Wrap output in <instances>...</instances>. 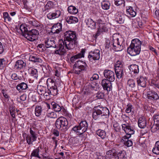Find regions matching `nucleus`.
<instances>
[{"label": "nucleus", "mask_w": 159, "mask_h": 159, "mask_svg": "<svg viewBox=\"0 0 159 159\" xmlns=\"http://www.w3.org/2000/svg\"><path fill=\"white\" fill-rule=\"evenodd\" d=\"M64 41H59L57 47L58 49L55 52V54L64 55L66 53V48L70 50L75 47L77 39L75 32L70 30L67 31L64 33Z\"/></svg>", "instance_id": "nucleus-1"}, {"label": "nucleus", "mask_w": 159, "mask_h": 159, "mask_svg": "<svg viewBox=\"0 0 159 159\" xmlns=\"http://www.w3.org/2000/svg\"><path fill=\"white\" fill-rule=\"evenodd\" d=\"M122 128L126 134L123 138L122 140L124 141V144L127 147H130L133 144L132 141L129 140V139L131 137V135L134 133V128L128 123L123 124L122 125Z\"/></svg>", "instance_id": "nucleus-2"}, {"label": "nucleus", "mask_w": 159, "mask_h": 159, "mask_svg": "<svg viewBox=\"0 0 159 159\" xmlns=\"http://www.w3.org/2000/svg\"><path fill=\"white\" fill-rule=\"evenodd\" d=\"M20 30L21 32L22 35L30 41L35 40L38 38L39 33L38 31L35 29L28 30L25 25H21L20 26Z\"/></svg>", "instance_id": "nucleus-3"}, {"label": "nucleus", "mask_w": 159, "mask_h": 159, "mask_svg": "<svg viewBox=\"0 0 159 159\" xmlns=\"http://www.w3.org/2000/svg\"><path fill=\"white\" fill-rule=\"evenodd\" d=\"M141 41L139 39H132L130 45L127 49L129 54L132 56L139 54L141 51Z\"/></svg>", "instance_id": "nucleus-4"}, {"label": "nucleus", "mask_w": 159, "mask_h": 159, "mask_svg": "<svg viewBox=\"0 0 159 159\" xmlns=\"http://www.w3.org/2000/svg\"><path fill=\"white\" fill-rule=\"evenodd\" d=\"M116 34H113L111 38V43L112 44V49L115 51H120L123 49V47L122 46L124 41L123 39L119 37Z\"/></svg>", "instance_id": "nucleus-5"}, {"label": "nucleus", "mask_w": 159, "mask_h": 159, "mask_svg": "<svg viewBox=\"0 0 159 159\" xmlns=\"http://www.w3.org/2000/svg\"><path fill=\"white\" fill-rule=\"evenodd\" d=\"M88 125L85 120L82 121L79 125H76L72 129V130L77 135H80L86 132L88 128Z\"/></svg>", "instance_id": "nucleus-6"}, {"label": "nucleus", "mask_w": 159, "mask_h": 159, "mask_svg": "<svg viewBox=\"0 0 159 159\" xmlns=\"http://www.w3.org/2000/svg\"><path fill=\"white\" fill-rule=\"evenodd\" d=\"M68 122L67 120L64 117L58 118L56 120L55 125L56 128L59 130L65 131L68 129Z\"/></svg>", "instance_id": "nucleus-7"}, {"label": "nucleus", "mask_w": 159, "mask_h": 159, "mask_svg": "<svg viewBox=\"0 0 159 159\" xmlns=\"http://www.w3.org/2000/svg\"><path fill=\"white\" fill-rule=\"evenodd\" d=\"M87 65L84 61L78 60L76 61L74 65L73 69L75 73L77 74L86 70Z\"/></svg>", "instance_id": "nucleus-8"}, {"label": "nucleus", "mask_w": 159, "mask_h": 159, "mask_svg": "<svg viewBox=\"0 0 159 159\" xmlns=\"http://www.w3.org/2000/svg\"><path fill=\"white\" fill-rule=\"evenodd\" d=\"M100 55V50L98 49H96L89 52L88 58L90 61H93L99 60Z\"/></svg>", "instance_id": "nucleus-9"}, {"label": "nucleus", "mask_w": 159, "mask_h": 159, "mask_svg": "<svg viewBox=\"0 0 159 159\" xmlns=\"http://www.w3.org/2000/svg\"><path fill=\"white\" fill-rule=\"evenodd\" d=\"M115 20L119 24H122L124 22L127 16L120 12H117L115 15Z\"/></svg>", "instance_id": "nucleus-10"}, {"label": "nucleus", "mask_w": 159, "mask_h": 159, "mask_svg": "<svg viewBox=\"0 0 159 159\" xmlns=\"http://www.w3.org/2000/svg\"><path fill=\"white\" fill-rule=\"evenodd\" d=\"M107 79H103L101 82V85L103 89L109 92L112 89V84L111 82Z\"/></svg>", "instance_id": "nucleus-11"}, {"label": "nucleus", "mask_w": 159, "mask_h": 159, "mask_svg": "<svg viewBox=\"0 0 159 159\" xmlns=\"http://www.w3.org/2000/svg\"><path fill=\"white\" fill-rule=\"evenodd\" d=\"M104 76L106 79L108 80L111 81H114L115 80V74L114 72L111 70H105L103 72Z\"/></svg>", "instance_id": "nucleus-12"}, {"label": "nucleus", "mask_w": 159, "mask_h": 159, "mask_svg": "<svg viewBox=\"0 0 159 159\" xmlns=\"http://www.w3.org/2000/svg\"><path fill=\"white\" fill-rule=\"evenodd\" d=\"M97 88L94 84H89L85 87L84 92L86 93L91 94L97 90Z\"/></svg>", "instance_id": "nucleus-13"}, {"label": "nucleus", "mask_w": 159, "mask_h": 159, "mask_svg": "<svg viewBox=\"0 0 159 159\" xmlns=\"http://www.w3.org/2000/svg\"><path fill=\"white\" fill-rule=\"evenodd\" d=\"M61 14V11L60 10H56L53 12H50L47 14V17L49 19H53L59 17Z\"/></svg>", "instance_id": "nucleus-14"}, {"label": "nucleus", "mask_w": 159, "mask_h": 159, "mask_svg": "<svg viewBox=\"0 0 159 159\" xmlns=\"http://www.w3.org/2000/svg\"><path fill=\"white\" fill-rule=\"evenodd\" d=\"M147 98L152 101L157 100L159 99V97L157 93L152 90H149L147 93Z\"/></svg>", "instance_id": "nucleus-15"}, {"label": "nucleus", "mask_w": 159, "mask_h": 159, "mask_svg": "<svg viewBox=\"0 0 159 159\" xmlns=\"http://www.w3.org/2000/svg\"><path fill=\"white\" fill-rule=\"evenodd\" d=\"M62 30V24L60 23H58L52 26L51 28V32L53 34H58Z\"/></svg>", "instance_id": "nucleus-16"}, {"label": "nucleus", "mask_w": 159, "mask_h": 159, "mask_svg": "<svg viewBox=\"0 0 159 159\" xmlns=\"http://www.w3.org/2000/svg\"><path fill=\"white\" fill-rule=\"evenodd\" d=\"M26 65V63L22 60H18L16 61L14 66L15 69L20 71L21 69H24Z\"/></svg>", "instance_id": "nucleus-17"}, {"label": "nucleus", "mask_w": 159, "mask_h": 159, "mask_svg": "<svg viewBox=\"0 0 159 159\" xmlns=\"http://www.w3.org/2000/svg\"><path fill=\"white\" fill-rule=\"evenodd\" d=\"M45 43L47 48L53 47L55 48L57 47L56 42L53 38H49L45 40Z\"/></svg>", "instance_id": "nucleus-18"}, {"label": "nucleus", "mask_w": 159, "mask_h": 159, "mask_svg": "<svg viewBox=\"0 0 159 159\" xmlns=\"http://www.w3.org/2000/svg\"><path fill=\"white\" fill-rule=\"evenodd\" d=\"M44 150L41 147H38L36 149H34L32 152L31 155V157H35L39 158H42V157L40 156V154L43 152Z\"/></svg>", "instance_id": "nucleus-19"}, {"label": "nucleus", "mask_w": 159, "mask_h": 159, "mask_svg": "<svg viewBox=\"0 0 159 159\" xmlns=\"http://www.w3.org/2000/svg\"><path fill=\"white\" fill-rule=\"evenodd\" d=\"M146 78L142 76H140L137 78L138 85L143 88L146 87Z\"/></svg>", "instance_id": "nucleus-20"}, {"label": "nucleus", "mask_w": 159, "mask_h": 159, "mask_svg": "<svg viewBox=\"0 0 159 159\" xmlns=\"http://www.w3.org/2000/svg\"><path fill=\"white\" fill-rule=\"evenodd\" d=\"M85 22L88 27L91 29H94L96 28V22L90 18H89L85 20Z\"/></svg>", "instance_id": "nucleus-21"}, {"label": "nucleus", "mask_w": 159, "mask_h": 159, "mask_svg": "<svg viewBox=\"0 0 159 159\" xmlns=\"http://www.w3.org/2000/svg\"><path fill=\"white\" fill-rule=\"evenodd\" d=\"M84 51L82 49L80 53L73 56L70 58V61L72 63H75L77 59L84 57Z\"/></svg>", "instance_id": "nucleus-22"}, {"label": "nucleus", "mask_w": 159, "mask_h": 159, "mask_svg": "<svg viewBox=\"0 0 159 159\" xmlns=\"http://www.w3.org/2000/svg\"><path fill=\"white\" fill-rule=\"evenodd\" d=\"M138 125L140 128H144L146 126V121L144 117L139 118L138 122Z\"/></svg>", "instance_id": "nucleus-23"}, {"label": "nucleus", "mask_w": 159, "mask_h": 159, "mask_svg": "<svg viewBox=\"0 0 159 159\" xmlns=\"http://www.w3.org/2000/svg\"><path fill=\"white\" fill-rule=\"evenodd\" d=\"M123 68H115V72L117 77L119 79L121 78L123 75Z\"/></svg>", "instance_id": "nucleus-24"}, {"label": "nucleus", "mask_w": 159, "mask_h": 159, "mask_svg": "<svg viewBox=\"0 0 159 159\" xmlns=\"http://www.w3.org/2000/svg\"><path fill=\"white\" fill-rule=\"evenodd\" d=\"M28 88L27 84L25 82H22L18 84L16 88L19 92H21L22 90L27 89Z\"/></svg>", "instance_id": "nucleus-25"}, {"label": "nucleus", "mask_w": 159, "mask_h": 159, "mask_svg": "<svg viewBox=\"0 0 159 159\" xmlns=\"http://www.w3.org/2000/svg\"><path fill=\"white\" fill-rule=\"evenodd\" d=\"M129 69L131 73L138 74L139 72V66L135 64H133L129 66Z\"/></svg>", "instance_id": "nucleus-26"}, {"label": "nucleus", "mask_w": 159, "mask_h": 159, "mask_svg": "<svg viewBox=\"0 0 159 159\" xmlns=\"http://www.w3.org/2000/svg\"><path fill=\"white\" fill-rule=\"evenodd\" d=\"M66 20L69 24L75 23L78 21V19L76 17L73 16H68L66 19Z\"/></svg>", "instance_id": "nucleus-27"}, {"label": "nucleus", "mask_w": 159, "mask_h": 159, "mask_svg": "<svg viewBox=\"0 0 159 159\" xmlns=\"http://www.w3.org/2000/svg\"><path fill=\"white\" fill-rule=\"evenodd\" d=\"M46 111L44 110H42L41 107L39 106H37L35 108V113L36 116H39L43 112L44 113V115H45Z\"/></svg>", "instance_id": "nucleus-28"}, {"label": "nucleus", "mask_w": 159, "mask_h": 159, "mask_svg": "<svg viewBox=\"0 0 159 159\" xmlns=\"http://www.w3.org/2000/svg\"><path fill=\"white\" fill-rule=\"evenodd\" d=\"M98 108V109L97 110H95L93 112V117L94 120H96L98 118V116L100 115H102V111L101 110V108Z\"/></svg>", "instance_id": "nucleus-29"}, {"label": "nucleus", "mask_w": 159, "mask_h": 159, "mask_svg": "<svg viewBox=\"0 0 159 159\" xmlns=\"http://www.w3.org/2000/svg\"><path fill=\"white\" fill-rule=\"evenodd\" d=\"M108 29L107 28L105 25L104 24H101L99 25L98 28V30L97 32V34L99 35L103 32H107Z\"/></svg>", "instance_id": "nucleus-30"}, {"label": "nucleus", "mask_w": 159, "mask_h": 159, "mask_svg": "<svg viewBox=\"0 0 159 159\" xmlns=\"http://www.w3.org/2000/svg\"><path fill=\"white\" fill-rule=\"evenodd\" d=\"M51 105L54 110L56 112H59L61 110H65L64 108L61 107L59 105L55 102H51Z\"/></svg>", "instance_id": "nucleus-31"}, {"label": "nucleus", "mask_w": 159, "mask_h": 159, "mask_svg": "<svg viewBox=\"0 0 159 159\" xmlns=\"http://www.w3.org/2000/svg\"><path fill=\"white\" fill-rule=\"evenodd\" d=\"M96 134L102 139H104L107 138L106 133L103 130L99 129L96 131Z\"/></svg>", "instance_id": "nucleus-32"}, {"label": "nucleus", "mask_w": 159, "mask_h": 159, "mask_svg": "<svg viewBox=\"0 0 159 159\" xmlns=\"http://www.w3.org/2000/svg\"><path fill=\"white\" fill-rule=\"evenodd\" d=\"M30 61L34 62H40L41 61V60L40 59L39 56L34 54L30 55L29 58Z\"/></svg>", "instance_id": "nucleus-33"}, {"label": "nucleus", "mask_w": 159, "mask_h": 159, "mask_svg": "<svg viewBox=\"0 0 159 159\" xmlns=\"http://www.w3.org/2000/svg\"><path fill=\"white\" fill-rule=\"evenodd\" d=\"M67 10L70 13L72 14H75L78 12L77 9L75 7L71 5L68 7Z\"/></svg>", "instance_id": "nucleus-34"}, {"label": "nucleus", "mask_w": 159, "mask_h": 159, "mask_svg": "<svg viewBox=\"0 0 159 159\" xmlns=\"http://www.w3.org/2000/svg\"><path fill=\"white\" fill-rule=\"evenodd\" d=\"M29 72L31 76L33 77L35 79H37L38 77V73L36 69L30 68L29 70Z\"/></svg>", "instance_id": "nucleus-35"}, {"label": "nucleus", "mask_w": 159, "mask_h": 159, "mask_svg": "<svg viewBox=\"0 0 159 159\" xmlns=\"http://www.w3.org/2000/svg\"><path fill=\"white\" fill-rule=\"evenodd\" d=\"M47 84L48 87L50 88L57 86L56 83L51 78H48L47 80Z\"/></svg>", "instance_id": "nucleus-36"}, {"label": "nucleus", "mask_w": 159, "mask_h": 159, "mask_svg": "<svg viewBox=\"0 0 159 159\" xmlns=\"http://www.w3.org/2000/svg\"><path fill=\"white\" fill-rule=\"evenodd\" d=\"M102 111V117L105 116L106 118L108 119L109 115V111L106 107L101 108Z\"/></svg>", "instance_id": "nucleus-37"}, {"label": "nucleus", "mask_w": 159, "mask_h": 159, "mask_svg": "<svg viewBox=\"0 0 159 159\" xmlns=\"http://www.w3.org/2000/svg\"><path fill=\"white\" fill-rule=\"evenodd\" d=\"M34 130V128H31L30 130V135H31V136H32L33 141H35L37 138V134L35 132Z\"/></svg>", "instance_id": "nucleus-38"}, {"label": "nucleus", "mask_w": 159, "mask_h": 159, "mask_svg": "<svg viewBox=\"0 0 159 159\" xmlns=\"http://www.w3.org/2000/svg\"><path fill=\"white\" fill-rule=\"evenodd\" d=\"M115 155L114 156L115 158L116 159H123L124 157V154L121 151H115Z\"/></svg>", "instance_id": "nucleus-39"}, {"label": "nucleus", "mask_w": 159, "mask_h": 159, "mask_svg": "<svg viewBox=\"0 0 159 159\" xmlns=\"http://www.w3.org/2000/svg\"><path fill=\"white\" fill-rule=\"evenodd\" d=\"M114 4L117 7H124L125 6L124 0H114Z\"/></svg>", "instance_id": "nucleus-40"}, {"label": "nucleus", "mask_w": 159, "mask_h": 159, "mask_svg": "<svg viewBox=\"0 0 159 159\" xmlns=\"http://www.w3.org/2000/svg\"><path fill=\"white\" fill-rule=\"evenodd\" d=\"M49 90L48 91L51 93V95L53 96L56 95L57 94V86H55L54 87L51 88L48 87Z\"/></svg>", "instance_id": "nucleus-41"}, {"label": "nucleus", "mask_w": 159, "mask_h": 159, "mask_svg": "<svg viewBox=\"0 0 159 159\" xmlns=\"http://www.w3.org/2000/svg\"><path fill=\"white\" fill-rule=\"evenodd\" d=\"M152 151L154 153L156 154H159V141L156 143Z\"/></svg>", "instance_id": "nucleus-42"}, {"label": "nucleus", "mask_w": 159, "mask_h": 159, "mask_svg": "<svg viewBox=\"0 0 159 159\" xmlns=\"http://www.w3.org/2000/svg\"><path fill=\"white\" fill-rule=\"evenodd\" d=\"M126 13L127 14L129 15L131 17H134L136 15V13L133 9L132 7H129V8L126 10Z\"/></svg>", "instance_id": "nucleus-43"}, {"label": "nucleus", "mask_w": 159, "mask_h": 159, "mask_svg": "<svg viewBox=\"0 0 159 159\" xmlns=\"http://www.w3.org/2000/svg\"><path fill=\"white\" fill-rule=\"evenodd\" d=\"M47 89L45 87L41 85L37 87V92L38 93L41 95H43Z\"/></svg>", "instance_id": "nucleus-44"}, {"label": "nucleus", "mask_w": 159, "mask_h": 159, "mask_svg": "<svg viewBox=\"0 0 159 159\" xmlns=\"http://www.w3.org/2000/svg\"><path fill=\"white\" fill-rule=\"evenodd\" d=\"M9 111L10 114L11 116L15 118V113H16V110L15 107L13 106H11L9 108Z\"/></svg>", "instance_id": "nucleus-45"}, {"label": "nucleus", "mask_w": 159, "mask_h": 159, "mask_svg": "<svg viewBox=\"0 0 159 159\" xmlns=\"http://www.w3.org/2000/svg\"><path fill=\"white\" fill-rule=\"evenodd\" d=\"M101 4L102 7L103 9L107 10L109 8L110 5L109 2L103 1L102 2Z\"/></svg>", "instance_id": "nucleus-46"}, {"label": "nucleus", "mask_w": 159, "mask_h": 159, "mask_svg": "<svg viewBox=\"0 0 159 159\" xmlns=\"http://www.w3.org/2000/svg\"><path fill=\"white\" fill-rule=\"evenodd\" d=\"M115 151L114 150L108 151L106 152V157H114V156L115 155Z\"/></svg>", "instance_id": "nucleus-47"}, {"label": "nucleus", "mask_w": 159, "mask_h": 159, "mask_svg": "<svg viewBox=\"0 0 159 159\" xmlns=\"http://www.w3.org/2000/svg\"><path fill=\"white\" fill-rule=\"evenodd\" d=\"M46 114L48 117L51 118H56L57 117V114L53 111L51 112H47Z\"/></svg>", "instance_id": "nucleus-48"}, {"label": "nucleus", "mask_w": 159, "mask_h": 159, "mask_svg": "<svg viewBox=\"0 0 159 159\" xmlns=\"http://www.w3.org/2000/svg\"><path fill=\"white\" fill-rule=\"evenodd\" d=\"M3 17L5 22L10 21L11 20V18L7 12H4L3 13Z\"/></svg>", "instance_id": "nucleus-49"}, {"label": "nucleus", "mask_w": 159, "mask_h": 159, "mask_svg": "<svg viewBox=\"0 0 159 159\" xmlns=\"http://www.w3.org/2000/svg\"><path fill=\"white\" fill-rule=\"evenodd\" d=\"M42 150H43V152H41L40 154V156L42 157V158L43 159H47L48 157V155L47 154L46 150L45 149H43Z\"/></svg>", "instance_id": "nucleus-50"}, {"label": "nucleus", "mask_w": 159, "mask_h": 159, "mask_svg": "<svg viewBox=\"0 0 159 159\" xmlns=\"http://www.w3.org/2000/svg\"><path fill=\"white\" fill-rule=\"evenodd\" d=\"M112 44L111 43V41L109 40H107L105 44V47L106 49H107L110 48L112 49Z\"/></svg>", "instance_id": "nucleus-51"}, {"label": "nucleus", "mask_w": 159, "mask_h": 159, "mask_svg": "<svg viewBox=\"0 0 159 159\" xmlns=\"http://www.w3.org/2000/svg\"><path fill=\"white\" fill-rule=\"evenodd\" d=\"M133 108V106L130 103H128L125 110V112L126 113H129L132 111V109Z\"/></svg>", "instance_id": "nucleus-52"}, {"label": "nucleus", "mask_w": 159, "mask_h": 159, "mask_svg": "<svg viewBox=\"0 0 159 159\" xmlns=\"http://www.w3.org/2000/svg\"><path fill=\"white\" fill-rule=\"evenodd\" d=\"M26 141L29 145L32 144L33 142L34 141H33L32 138L30 135L28 134L26 137Z\"/></svg>", "instance_id": "nucleus-53"}, {"label": "nucleus", "mask_w": 159, "mask_h": 159, "mask_svg": "<svg viewBox=\"0 0 159 159\" xmlns=\"http://www.w3.org/2000/svg\"><path fill=\"white\" fill-rule=\"evenodd\" d=\"M129 86L131 88H134L135 86V83L134 80L132 79L129 80L127 82Z\"/></svg>", "instance_id": "nucleus-54"}, {"label": "nucleus", "mask_w": 159, "mask_h": 159, "mask_svg": "<svg viewBox=\"0 0 159 159\" xmlns=\"http://www.w3.org/2000/svg\"><path fill=\"white\" fill-rule=\"evenodd\" d=\"M58 140L57 139V138L54 137H53L52 138V140L51 141V143H53L54 146V148L55 149L57 147Z\"/></svg>", "instance_id": "nucleus-55"}, {"label": "nucleus", "mask_w": 159, "mask_h": 159, "mask_svg": "<svg viewBox=\"0 0 159 159\" xmlns=\"http://www.w3.org/2000/svg\"><path fill=\"white\" fill-rule=\"evenodd\" d=\"M104 96V93L101 92H98L96 94V97L98 99H103Z\"/></svg>", "instance_id": "nucleus-56"}, {"label": "nucleus", "mask_w": 159, "mask_h": 159, "mask_svg": "<svg viewBox=\"0 0 159 159\" xmlns=\"http://www.w3.org/2000/svg\"><path fill=\"white\" fill-rule=\"evenodd\" d=\"M159 129V126L154 124L151 128V130L152 132H154L157 130Z\"/></svg>", "instance_id": "nucleus-57"}, {"label": "nucleus", "mask_w": 159, "mask_h": 159, "mask_svg": "<svg viewBox=\"0 0 159 159\" xmlns=\"http://www.w3.org/2000/svg\"><path fill=\"white\" fill-rule=\"evenodd\" d=\"M154 124L159 126V115H155L154 119Z\"/></svg>", "instance_id": "nucleus-58"}, {"label": "nucleus", "mask_w": 159, "mask_h": 159, "mask_svg": "<svg viewBox=\"0 0 159 159\" xmlns=\"http://www.w3.org/2000/svg\"><path fill=\"white\" fill-rule=\"evenodd\" d=\"M53 2L52 1H49L48 2L45 7L46 8L48 9L49 8H50L52 7L53 6Z\"/></svg>", "instance_id": "nucleus-59"}, {"label": "nucleus", "mask_w": 159, "mask_h": 159, "mask_svg": "<svg viewBox=\"0 0 159 159\" xmlns=\"http://www.w3.org/2000/svg\"><path fill=\"white\" fill-rule=\"evenodd\" d=\"M49 90L48 89H46V91L44 92V94L42 96H44V97H46V98L49 99V95H51V93L48 91Z\"/></svg>", "instance_id": "nucleus-60"}, {"label": "nucleus", "mask_w": 159, "mask_h": 159, "mask_svg": "<svg viewBox=\"0 0 159 159\" xmlns=\"http://www.w3.org/2000/svg\"><path fill=\"white\" fill-rule=\"evenodd\" d=\"M99 78V76L97 74H94L92 77L90 78L91 81H94L98 79Z\"/></svg>", "instance_id": "nucleus-61"}, {"label": "nucleus", "mask_w": 159, "mask_h": 159, "mask_svg": "<svg viewBox=\"0 0 159 159\" xmlns=\"http://www.w3.org/2000/svg\"><path fill=\"white\" fill-rule=\"evenodd\" d=\"M115 68H123L122 62L120 61H118L115 65Z\"/></svg>", "instance_id": "nucleus-62"}, {"label": "nucleus", "mask_w": 159, "mask_h": 159, "mask_svg": "<svg viewBox=\"0 0 159 159\" xmlns=\"http://www.w3.org/2000/svg\"><path fill=\"white\" fill-rule=\"evenodd\" d=\"M78 139L77 138L73 137L70 139V142H71L72 144H74L75 143H77V142L78 141Z\"/></svg>", "instance_id": "nucleus-63"}, {"label": "nucleus", "mask_w": 159, "mask_h": 159, "mask_svg": "<svg viewBox=\"0 0 159 159\" xmlns=\"http://www.w3.org/2000/svg\"><path fill=\"white\" fill-rule=\"evenodd\" d=\"M2 93L3 94V96L6 99H8L9 96L7 94L6 91L4 89H3L2 91Z\"/></svg>", "instance_id": "nucleus-64"}]
</instances>
